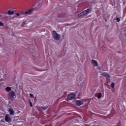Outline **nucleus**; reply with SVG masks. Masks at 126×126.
I'll return each mask as SVG.
<instances>
[{
    "mask_svg": "<svg viewBox=\"0 0 126 126\" xmlns=\"http://www.w3.org/2000/svg\"><path fill=\"white\" fill-rule=\"evenodd\" d=\"M52 36L55 40H60L61 38V35L58 33H57V32L56 31H53L52 32Z\"/></svg>",
    "mask_w": 126,
    "mask_h": 126,
    "instance_id": "nucleus-1",
    "label": "nucleus"
},
{
    "mask_svg": "<svg viewBox=\"0 0 126 126\" xmlns=\"http://www.w3.org/2000/svg\"><path fill=\"white\" fill-rule=\"evenodd\" d=\"M15 93L13 91H11L8 95V98L11 100H13L16 98Z\"/></svg>",
    "mask_w": 126,
    "mask_h": 126,
    "instance_id": "nucleus-2",
    "label": "nucleus"
},
{
    "mask_svg": "<svg viewBox=\"0 0 126 126\" xmlns=\"http://www.w3.org/2000/svg\"><path fill=\"white\" fill-rule=\"evenodd\" d=\"M75 94L72 93L67 95V100H72L75 97Z\"/></svg>",
    "mask_w": 126,
    "mask_h": 126,
    "instance_id": "nucleus-3",
    "label": "nucleus"
},
{
    "mask_svg": "<svg viewBox=\"0 0 126 126\" xmlns=\"http://www.w3.org/2000/svg\"><path fill=\"white\" fill-rule=\"evenodd\" d=\"M5 121L7 123H11V118L10 116L8 114H6L5 116Z\"/></svg>",
    "mask_w": 126,
    "mask_h": 126,
    "instance_id": "nucleus-4",
    "label": "nucleus"
},
{
    "mask_svg": "<svg viewBox=\"0 0 126 126\" xmlns=\"http://www.w3.org/2000/svg\"><path fill=\"white\" fill-rule=\"evenodd\" d=\"M76 106H81V105H83V101L81 100H76Z\"/></svg>",
    "mask_w": 126,
    "mask_h": 126,
    "instance_id": "nucleus-5",
    "label": "nucleus"
},
{
    "mask_svg": "<svg viewBox=\"0 0 126 126\" xmlns=\"http://www.w3.org/2000/svg\"><path fill=\"white\" fill-rule=\"evenodd\" d=\"M33 10H34V8H31L30 10L24 12V14H30V13H32V12H33Z\"/></svg>",
    "mask_w": 126,
    "mask_h": 126,
    "instance_id": "nucleus-6",
    "label": "nucleus"
},
{
    "mask_svg": "<svg viewBox=\"0 0 126 126\" xmlns=\"http://www.w3.org/2000/svg\"><path fill=\"white\" fill-rule=\"evenodd\" d=\"M92 63H93V65H94V66H98V62H97V61L93 60L92 61Z\"/></svg>",
    "mask_w": 126,
    "mask_h": 126,
    "instance_id": "nucleus-7",
    "label": "nucleus"
},
{
    "mask_svg": "<svg viewBox=\"0 0 126 126\" xmlns=\"http://www.w3.org/2000/svg\"><path fill=\"white\" fill-rule=\"evenodd\" d=\"M101 74L103 75V76H105V77H106V78H110V77H111V76L109 75V74H107V73H105V72Z\"/></svg>",
    "mask_w": 126,
    "mask_h": 126,
    "instance_id": "nucleus-8",
    "label": "nucleus"
},
{
    "mask_svg": "<svg viewBox=\"0 0 126 126\" xmlns=\"http://www.w3.org/2000/svg\"><path fill=\"white\" fill-rule=\"evenodd\" d=\"M14 14V11H11V10H9L7 12V14L9 15H12V14Z\"/></svg>",
    "mask_w": 126,
    "mask_h": 126,
    "instance_id": "nucleus-9",
    "label": "nucleus"
},
{
    "mask_svg": "<svg viewBox=\"0 0 126 126\" xmlns=\"http://www.w3.org/2000/svg\"><path fill=\"white\" fill-rule=\"evenodd\" d=\"M89 11H90V9H88L84 11H83V14L84 15H85V14H87V13H88V12H89Z\"/></svg>",
    "mask_w": 126,
    "mask_h": 126,
    "instance_id": "nucleus-10",
    "label": "nucleus"
},
{
    "mask_svg": "<svg viewBox=\"0 0 126 126\" xmlns=\"http://www.w3.org/2000/svg\"><path fill=\"white\" fill-rule=\"evenodd\" d=\"M96 96H97L98 99L101 98V97H102V93H97L96 94Z\"/></svg>",
    "mask_w": 126,
    "mask_h": 126,
    "instance_id": "nucleus-11",
    "label": "nucleus"
},
{
    "mask_svg": "<svg viewBox=\"0 0 126 126\" xmlns=\"http://www.w3.org/2000/svg\"><path fill=\"white\" fill-rule=\"evenodd\" d=\"M9 112L11 115H13L14 114V111L12 109H10Z\"/></svg>",
    "mask_w": 126,
    "mask_h": 126,
    "instance_id": "nucleus-12",
    "label": "nucleus"
},
{
    "mask_svg": "<svg viewBox=\"0 0 126 126\" xmlns=\"http://www.w3.org/2000/svg\"><path fill=\"white\" fill-rule=\"evenodd\" d=\"M5 90H6V91H7V92H9V91H11V89L9 87L6 88Z\"/></svg>",
    "mask_w": 126,
    "mask_h": 126,
    "instance_id": "nucleus-13",
    "label": "nucleus"
},
{
    "mask_svg": "<svg viewBox=\"0 0 126 126\" xmlns=\"http://www.w3.org/2000/svg\"><path fill=\"white\" fill-rule=\"evenodd\" d=\"M83 15H84L83 14V12H82L81 13H80V14H79L78 15V17H81V16H83Z\"/></svg>",
    "mask_w": 126,
    "mask_h": 126,
    "instance_id": "nucleus-14",
    "label": "nucleus"
},
{
    "mask_svg": "<svg viewBox=\"0 0 126 126\" xmlns=\"http://www.w3.org/2000/svg\"><path fill=\"white\" fill-rule=\"evenodd\" d=\"M80 80H81V81H82L83 84V83H84V77H82V78L81 79H80Z\"/></svg>",
    "mask_w": 126,
    "mask_h": 126,
    "instance_id": "nucleus-15",
    "label": "nucleus"
},
{
    "mask_svg": "<svg viewBox=\"0 0 126 126\" xmlns=\"http://www.w3.org/2000/svg\"><path fill=\"white\" fill-rule=\"evenodd\" d=\"M30 96L31 98H34V95H33L32 94H30Z\"/></svg>",
    "mask_w": 126,
    "mask_h": 126,
    "instance_id": "nucleus-16",
    "label": "nucleus"
},
{
    "mask_svg": "<svg viewBox=\"0 0 126 126\" xmlns=\"http://www.w3.org/2000/svg\"><path fill=\"white\" fill-rule=\"evenodd\" d=\"M111 87L112 88H114V87H115V84L114 83H111Z\"/></svg>",
    "mask_w": 126,
    "mask_h": 126,
    "instance_id": "nucleus-17",
    "label": "nucleus"
},
{
    "mask_svg": "<svg viewBox=\"0 0 126 126\" xmlns=\"http://www.w3.org/2000/svg\"><path fill=\"white\" fill-rule=\"evenodd\" d=\"M4 24L3 23L0 22V26H3Z\"/></svg>",
    "mask_w": 126,
    "mask_h": 126,
    "instance_id": "nucleus-18",
    "label": "nucleus"
},
{
    "mask_svg": "<svg viewBox=\"0 0 126 126\" xmlns=\"http://www.w3.org/2000/svg\"><path fill=\"white\" fill-rule=\"evenodd\" d=\"M116 20L118 21V22H120V21H121V19H120L119 18H117L116 19Z\"/></svg>",
    "mask_w": 126,
    "mask_h": 126,
    "instance_id": "nucleus-19",
    "label": "nucleus"
},
{
    "mask_svg": "<svg viewBox=\"0 0 126 126\" xmlns=\"http://www.w3.org/2000/svg\"><path fill=\"white\" fill-rule=\"evenodd\" d=\"M30 105L31 107H32V102H31V101H30Z\"/></svg>",
    "mask_w": 126,
    "mask_h": 126,
    "instance_id": "nucleus-20",
    "label": "nucleus"
},
{
    "mask_svg": "<svg viewBox=\"0 0 126 126\" xmlns=\"http://www.w3.org/2000/svg\"><path fill=\"white\" fill-rule=\"evenodd\" d=\"M41 108H42V110H46L47 109V107H42Z\"/></svg>",
    "mask_w": 126,
    "mask_h": 126,
    "instance_id": "nucleus-21",
    "label": "nucleus"
},
{
    "mask_svg": "<svg viewBox=\"0 0 126 126\" xmlns=\"http://www.w3.org/2000/svg\"><path fill=\"white\" fill-rule=\"evenodd\" d=\"M41 7V5H39V6L36 7V8H40Z\"/></svg>",
    "mask_w": 126,
    "mask_h": 126,
    "instance_id": "nucleus-22",
    "label": "nucleus"
},
{
    "mask_svg": "<svg viewBox=\"0 0 126 126\" xmlns=\"http://www.w3.org/2000/svg\"><path fill=\"white\" fill-rule=\"evenodd\" d=\"M16 15H17V16H19L20 14H19V13H17V14H16Z\"/></svg>",
    "mask_w": 126,
    "mask_h": 126,
    "instance_id": "nucleus-23",
    "label": "nucleus"
}]
</instances>
